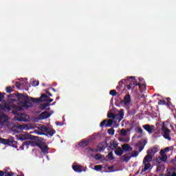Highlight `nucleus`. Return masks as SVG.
<instances>
[{"instance_id":"49","label":"nucleus","mask_w":176,"mask_h":176,"mask_svg":"<svg viewBox=\"0 0 176 176\" xmlns=\"http://www.w3.org/2000/svg\"><path fill=\"white\" fill-rule=\"evenodd\" d=\"M22 85H23V83L19 82H16L15 84L16 87H17L18 89H20V87H21Z\"/></svg>"},{"instance_id":"42","label":"nucleus","mask_w":176,"mask_h":176,"mask_svg":"<svg viewBox=\"0 0 176 176\" xmlns=\"http://www.w3.org/2000/svg\"><path fill=\"white\" fill-rule=\"evenodd\" d=\"M120 134H121V135L126 136V135H127V131H126V129H121Z\"/></svg>"},{"instance_id":"39","label":"nucleus","mask_w":176,"mask_h":176,"mask_svg":"<svg viewBox=\"0 0 176 176\" xmlns=\"http://www.w3.org/2000/svg\"><path fill=\"white\" fill-rule=\"evenodd\" d=\"M34 133H36V134H38V135H45V132H42V131H38V130H35Z\"/></svg>"},{"instance_id":"30","label":"nucleus","mask_w":176,"mask_h":176,"mask_svg":"<svg viewBox=\"0 0 176 176\" xmlns=\"http://www.w3.org/2000/svg\"><path fill=\"white\" fill-rule=\"evenodd\" d=\"M39 130H41V131H42L43 133H46V131H48L49 128H47V126L43 125L39 126Z\"/></svg>"},{"instance_id":"13","label":"nucleus","mask_w":176,"mask_h":176,"mask_svg":"<svg viewBox=\"0 0 176 176\" xmlns=\"http://www.w3.org/2000/svg\"><path fill=\"white\" fill-rule=\"evenodd\" d=\"M145 140H140L136 144V146L139 148V153L140 152H142L144 151V148H145Z\"/></svg>"},{"instance_id":"25","label":"nucleus","mask_w":176,"mask_h":176,"mask_svg":"<svg viewBox=\"0 0 176 176\" xmlns=\"http://www.w3.org/2000/svg\"><path fill=\"white\" fill-rule=\"evenodd\" d=\"M158 150L157 148L156 147H153L151 149H148L147 151V153H150V155H152V153H153V155H155V153H157Z\"/></svg>"},{"instance_id":"36","label":"nucleus","mask_w":176,"mask_h":176,"mask_svg":"<svg viewBox=\"0 0 176 176\" xmlns=\"http://www.w3.org/2000/svg\"><path fill=\"white\" fill-rule=\"evenodd\" d=\"M139 154H140V152L135 151H133V153H131V157H137V156H138Z\"/></svg>"},{"instance_id":"60","label":"nucleus","mask_w":176,"mask_h":176,"mask_svg":"<svg viewBox=\"0 0 176 176\" xmlns=\"http://www.w3.org/2000/svg\"><path fill=\"white\" fill-rule=\"evenodd\" d=\"M108 168H109V170H113V168H115V166H109Z\"/></svg>"},{"instance_id":"48","label":"nucleus","mask_w":176,"mask_h":176,"mask_svg":"<svg viewBox=\"0 0 176 176\" xmlns=\"http://www.w3.org/2000/svg\"><path fill=\"white\" fill-rule=\"evenodd\" d=\"M158 105H166V100H159Z\"/></svg>"},{"instance_id":"12","label":"nucleus","mask_w":176,"mask_h":176,"mask_svg":"<svg viewBox=\"0 0 176 176\" xmlns=\"http://www.w3.org/2000/svg\"><path fill=\"white\" fill-rule=\"evenodd\" d=\"M121 160L125 162V163H129L130 159H131V153H126L124 155L121 156Z\"/></svg>"},{"instance_id":"4","label":"nucleus","mask_w":176,"mask_h":176,"mask_svg":"<svg viewBox=\"0 0 176 176\" xmlns=\"http://www.w3.org/2000/svg\"><path fill=\"white\" fill-rule=\"evenodd\" d=\"M161 130L164 133V138H165V140H168V141H171V137L170 136V133H171V131L168 129V128L166 127L164 124H162Z\"/></svg>"},{"instance_id":"20","label":"nucleus","mask_w":176,"mask_h":176,"mask_svg":"<svg viewBox=\"0 0 176 176\" xmlns=\"http://www.w3.org/2000/svg\"><path fill=\"white\" fill-rule=\"evenodd\" d=\"M72 168L76 173H82L83 171V167L80 165H74L72 166Z\"/></svg>"},{"instance_id":"29","label":"nucleus","mask_w":176,"mask_h":176,"mask_svg":"<svg viewBox=\"0 0 176 176\" xmlns=\"http://www.w3.org/2000/svg\"><path fill=\"white\" fill-rule=\"evenodd\" d=\"M49 105H50V103H43L40 104L39 108L40 109H41V111H43V109H45V108H47V107H49Z\"/></svg>"},{"instance_id":"5","label":"nucleus","mask_w":176,"mask_h":176,"mask_svg":"<svg viewBox=\"0 0 176 176\" xmlns=\"http://www.w3.org/2000/svg\"><path fill=\"white\" fill-rule=\"evenodd\" d=\"M10 118L3 113L0 112V126H8Z\"/></svg>"},{"instance_id":"38","label":"nucleus","mask_w":176,"mask_h":176,"mask_svg":"<svg viewBox=\"0 0 176 176\" xmlns=\"http://www.w3.org/2000/svg\"><path fill=\"white\" fill-rule=\"evenodd\" d=\"M116 114L113 113H110L107 115V118H109V119H115L116 118Z\"/></svg>"},{"instance_id":"59","label":"nucleus","mask_w":176,"mask_h":176,"mask_svg":"<svg viewBox=\"0 0 176 176\" xmlns=\"http://www.w3.org/2000/svg\"><path fill=\"white\" fill-rule=\"evenodd\" d=\"M5 175V172L0 170V176H3Z\"/></svg>"},{"instance_id":"53","label":"nucleus","mask_w":176,"mask_h":176,"mask_svg":"<svg viewBox=\"0 0 176 176\" xmlns=\"http://www.w3.org/2000/svg\"><path fill=\"white\" fill-rule=\"evenodd\" d=\"M13 172L6 173L5 176H13Z\"/></svg>"},{"instance_id":"50","label":"nucleus","mask_w":176,"mask_h":176,"mask_svg":"<svg viewBox=\"0 0 176 176\" xmlns=\"http://www.w3.org/2000/svg\"><path fill=\"white\" fill-rule=\"evenodd\" d=\"M5 93H0V102L2 101L3 98H5Z\"/></svg>"},{"instance_id":"51","label":"nucleus","mask_w":176,"mask_h":176,"mask_svg":"<svg viewBox=\"0 0 176 176\" xmlns=\"http://www.w3.org/2000/svg\"><path fill=\"white\" fill-rule=\"evenodd\" d=\"M170 100H171V98H167L168 102L166 103V105H168V107H170V106L173 105V103H171V102H170Z\"/></svg>"},{"instance_id":"52","label":"nucleus","mask_w":176,"mask_h":176,"mask_svg":"<svg viewBox=\"0 0 176 176\" xmlns=\"http://www.w3.org/2000/svg\"><path fill=\"white\" fill-rule=\"evenodd\" d=\"M24 146H28V145L24 144V142H23V144L19 147L21 151H24Z\"/></svg>"},{"instance_id":"58","label":"nucleus","mask_w":176,"mask_h":176,"mask_svg":"<svg viewBox=\"0 0 176 176\" xmlns=\"http://www.w3.org/2000/svg\"><path fill=\"white\" fill-rule=\"evenodd\" d=\"M46 93V94H47V96H50V97H52L53 95H52V93H50V91H46L45 92Z\"/></svg>"},{"instance_id":"37","label":"nucleus","mask_w":176,"mask_h":176,"mask_svg":"<svg viewBox=\"0 0 176 176\" xmlns=\"http://www.w3.org/2000/svg\"><path fill=\"white\" fill-rule=\"evenodd\" d=\"M119 141H120V142H129L130 141V139H127L125 138H120Z\"/></svg>"},{"instance_id":"56","label":"nucleus","mask_w":176,"mask_h":176,"mask_svg":"<svg viewBox=\"0 0 176 176\" xmlns=\"http://www.w3.org/2000/svg\"><path fill=\"white\" fill-rule=\"evenodd\" d=\"M164 150L165 151V153L167 152H170V147H166Z\"/></svg>"},{"instance_id":"33","label":"nucleus","mask_w":176,"mask_h":176,"mask_svg":"<svg viewBox=\"0 0 176 176\" xmlns=\"http://www.w3.org/2000/svg\"><path fill=\"white\" fill-rule=\"evenodd\" d=\"M94 170H95L96 171H100V170H102V165L94 166Z\"/></svg>"},{"instance_id":"2","label":"nucleus","mask_w":176,"mask_h":176,"mask_svg":"<svg viewBox=\"0 0 176 176\" xmlns=\"http://www.w3.org/2000/svg\"><path fill=\"white\" fill-rule=\"evenodd\" d=\"M129 79H133V80L129 81V83L126 85V89L128 90H131V87L133 86H139L140 87H144V89H146V85L145 84H140V82H137V80H135V77L131 76Z\"/></svg>"},{"instance_id":"11","label":"nucleus","mask_w":176,"mask_h":176,"mask_svg":"<svg viewBox=\"0 0 176 176\" xmlns=\"http://www.w3.org/2000/svg\"><path fill=\"white\" fill-rule=\"evenodd\" d=\"M44 143L41 142V144H40V146L38 147L39 149H41L42 153H43V155H47V153H49V149H50V148L47 147V145H43Z\"/></svg>"},{"instance_id":"9","label":"nucleus","mask_w":176,"mask_h":176,"mask_svg":"<svg viewBox=\"0 0 176 176\" xmlns=\"http://www.w3.org/2000/svg\"><path fill=\"white\" fill-rule=\"evenodd\" d=\"M42 144V142H37V140H34V141H25L24 142V145H28V146H38V148H39V146H41V144Z\"/></svg>"},{"instance_id":"40","label":"nucleus","mask_w":176,"mask_h":176,"mask_svg":"<svg viewBox=\"0 0 176 176\" xmlns=\"http://www.w3.org/2000/svg\"><path fill=\"white\" fill-rule=\"evenodd\" d=\"M108 133L109 134V135H113L115 134V129H108Z\"/></svg>"},{"instance_id":"24","label":"nucleus","mask_w":176,"mask_h":176,"mask_svg":"<svg viewBox=\"0 0 176 176\" xmlns=\"http://www.w3.org/2000/svg\"><path fill=\"white\" fill-rule=\"evenodd\" d=\"M56 134V131L54 129H50L47 131L45 135H47V137H53Z\"/></svg>"},{"instance_id":"63","label":"nucleus","mask_w":176,"mask_h":176,"mask_svg":"<svg viewBox=\"0 0 176 176\" xmlns=\"http://www.w3.org/2000/svg\"><path fill=\"white\" fill-rule=\"evenodd\" d=\"M56 126H62L61 122H56Z\"/></svg>"},{"instance_id":"46","label":"nucleus","mask_w":176,"mask_h":176,"mask_svg":"<svg viewBox=\"0 0 176 176\" xmlns=\"http://www.w3.org/2000/svg\"><path fill=\"white\" fill-rule=\"evenodd\" d=\"M161 160L164 162H167V155H162Z\"/></svg>"},{"instance_id":"28","label":"nucleus","mask_w":176,"mask_h":176,"mask_svg":"<svg viewBox=\"0 0 176 176\" xmlns=\"http://www.w3.org/2000/svg\"><path fill=\"white\" fill-rule=\"evenodd\" d=\"M38 99L41 100L42 102L43 101H44V102H47L48 99H49V96H47L45 94H43L41 95V98H39Z\"/></svg>"},{"instance_id":"8","label":"nucleus","mask_w":176,"mask_h":176,"mask_svg":"<svg viewBox=\"0 0 176 176\" xmlns=\"http://www.w3.org/2000/svg\"><path fill=\"white\" fill-rule=\"evenodd\" d=\"M107 148H108V144L105 142H101L96 147L95 152H103Z\"/></svg>"},{"instance_id":"27","label":"nucleus","mask_w":176,"mask_h":176,"mask_svg":"<svg viewBox=\"0 0 176 176\" xmlns=\"http://www.w3.org/2000/svg\"><path fill=\"white\" fill-rule=\"evenodd\" d=\"M148 168H151V163H145L144 168L142 170V173H145V171H148Z\"/></svg>"},{"instance_id":"1","label":"nucleus","mask_w":176,"mask_h":176,"mask_svg":"<svg viewBox=\"0 0 176 176\" xmlns=\"http://www.w3.org/2000/svg\"><path fill=\"white\" fill-rule=\"evenodd\" d=\"M17 97L19 100H28L24 102H21L22 107L25 108H31L34 105V104H41L42 103L41 99H36L34 98H30L28 95H24L23 94H18Z\"/></svg>"},{"instance_id":"47","label":"nucleus","mask_w":176,"mask_h":176,"mask_svg":"<svg viewBox=\"0 0 176 176\" xmlns=\"http://www.w3.org/2000/svg\"><path fill=\"white\" fill-rule=\"evenodd\" d=\"M107 120H104L100 124V127H104L105 124H107Z\"/></svg>"},{"instance_id":"54","label":"nucleus","mask_w":176,"mask_h":176,"mask_svg":"<svg viewBox=\"0 0 176 176\" xmlns=\"http://www.w3.org/2000/svg\"><path fill=\"white\" fill-rule=\"evenodd\" d=\"M165 153H166V151H164V149L160 151V155H161V156L164 155Z\"/></svg>"},{"instance_id":"22","label":"nucleus","mask_w":176,"mask_h":176,"mask_svg":"<svg viewBox=\"0 0 176 176\" xmlns=\"http://www.w3.org/2000/svg\"><path fill=\"white\" fill-rule=\"evenodd\" d=\"M30 140H33V141H37V142H43V138L38 136L30 135Z\"/></svg>"},{"instance_id":"41","label":"nucleus","mask_w":176,"mask_h":176,"mask_svg":"<svg viewBox=\"0 0 176 176\" xmlns=\"http://www.w3.org/2000/svg\"><path fill=\"white\" fill-rule=\"evenodd\" d=\"M95 159L96 160H101V159H102V156L101 155V154H96Z\"/></svg>"},{"instance_id":"35","label":"nucleus","mask_w":176,"mask_h":176,"mask_svg":"<svg viewBox=\"0 0 176 176\" xmlns=\"http://www.w3.org/2000/svg\"><path fill=\"white\" fill-rule=\"evenodd\" d=\"M24 116H25V114H21V118H16V120H18V122H25V119L23 118Z\"/></svg>"},{"instance_id":"45","label":"nucleus","mask_w":176,"mask_h":176,"mask_svg":"<svg viewBox=\"0 0 176 176\" xmlns=\"http://www.w3.org/2000/svg\"><path fill=\"white\" fill-rule=\"evenodd\" d=\"M38 85H39V81L34 80L32 82V86H34V87H36V86H38Z\"/></svg>"},{"instance_id":"55","label":"nucleus","mask_w":176,"mask_h":176,"mask_svg":"<svg viewBox=\"0 0 176 176\" xmlns=\"http://www.w3.org/2000/svg\"><path fill=\"white\" fill-rule=\"evenodd\" d=\"M138 133H139V134H142V133H143L142 129L141 128H139V129H138Z\"/></svg>"},{"instance_id":"10","label":"nucleus","mask_w":176,"mask_h":176,"mask_svg":"<svg viewBox=\"0 0 176 176\" xmlns=\"http://www.w3.org/2000/svg\"><path fill=\"white\" fill-rule=\"evenodd\" d=\"M143 129L148 133V134H152L153 131H155V126L154 125H150V124H144L142 126Z\"/></svg>"},{"instance_id":"18","label":"nucleus","mask_w":176,"mask_h":176,"mask_svg":"<svg viewBox=\"0 0 176 176\" xmlns=\"http://www.w3.org/2000/svg\"><path fill=\"white\" fill-rule=\"evenodd\" d=\"M0 111H5V112H10V107H9V104H0Z\"/></svg>"},{"instance_id":"64","label":"nucleus","mask_w":176,"mask_h":176,"mask_svg":"<svg viewBox=\"0 0 176 176\" xmlns=\"http://www.w3.org/2000/svg\"><path fill=\"white\" fill-rule=\"evenodd\" d=\"M51 89V90H52V91H54V93H56V89H54V88H50Z\"/></svg>"},{"instance_id":"17","label":"nucleus","mask_w":176,"mask_h":176,"mask_svg":"<svg viewBox=\"0 0 176 176\" xmlns=\"http://www.w3.org/2000/svg\"><path fill=\"white\" fill-rule=\"evenodd\" d=\"M89 144H90L89 140H82V141L78 143V145L80 146V148H86V146H89Z\"/></svg>"},{"instance_id":"14","label":"nucleus","mask_w":176,"mask_h":176,"mask_svg":"<svg viewBox=\"0 0 176 176\" xmlns=\"http://www.w3.org/2000/svg\"><path fill=\"white\" fill-rule=\"evenodd\" d=\"M152 159H153V156H152L151 153H147L143 160V164H145V163H150V162H152Z\"/></svg>"},{"instance_id":"43","label":"nucleus","mask_w":176,"mask_h":176,"mask_svg":"<svg viewBox=\"0 0 176 176\" xmlns=\"http://www.w3.org/2000/svg\"><path fill=\"white\" fill-rule=\"evenodd\" d=\"M6 93H12L13 91V88L12 87H7L6 89Z\"/></svg>"},{"instance_id":"19","label":"nucleus","mask_w":176,"mask_h":176,"mask_svg":"<svg viewBox=\"0 0 176 176\" xmlns=\"http://www.w3.org/2000/svg\"><path fill=\"white\" fill-rule=\"evenodd\" d=\"M50 115L49 111H44L40 114L39 118L40 119H48V118H50Z\"/></svg>"},{"instance_id":"31","label":"nucleus","mask_w":176,"mask_h":176,"mask_svg":"<svg viewBox=\"0 0 176 176\" xmlns=\"http://www.w3.org/2000/svg\"><path fill=\"white\" fill-rule=\"evenodd\" d=\"M107 157L108 159H109L110 161L115 160V157H113V153L112 151L109 153V154L107 155Z\"/></svg>"},{"instance_id":"16","label":"nucleus","mask_w":176,"mask_h":176,"mask_svg":"<svg viewBox=\"0 0 176 176\" xmlns=\"http://www.w3.org/2000/svg\"><path fill=\"white\" fill-rule=\"evenodd\" d=\"M123 152H131L133 151V147L130 146L129 144H124L122 145Z\"/></svg>"},{"instance_id":"34","label":"nucleus","mask_w":176,"mask_h":176,"mask_svg":"<svg viewBox=\"0 0 176 176\" xmlns=\"http://www.w3.org/2000/svg\"><path fill=\"white\" fill-rule=\"evenodd\" d=\"M123 87V80H121L118 82V85L116 87L117 90H120Z\"/></svg>"},{"instance_id":"44","label":"nucleus","mask_w":176,"mask_h":176,"mask_svg":"<svg viewBox=\"0 0 176 176\" xmlns=\"http://www.w3.org/2000/svg\"><path fill=\"white\" fill-rule=\"evenodd\" d=\"M110 96H113V97H115L116 96V90L112 89L109 91Z\"/></svg>"},{"instance_id":"26","label":"nucleus","mask_w":176,"mask_h":176,"mask_svg":"<svg viewBox=\"0 0 176 176\" xmlns=\"http://www.w3.org/2000/svg\"><path fill=\"white\" fill-rule=\"evenodd\" d=\"M18 111H23V108L20 106H17L14 110L12 111V113L14 115H19Z\"/></svg>"},{"instance_id":"32","label":"nucleus","mask_w":176,"mask_h":176,"mask_svg":"<svg viewBox=\"0 0 176 176\" xmlns=\"http://www.w3.org/2000/svg\"><path fill=\"white\" fill-rule=\"evenodd\" d=\"M112 124H113V120L109 119L107 124H105V127H111Z\"/></svg>"},{"instance_id":"15","label":"nucleus","mask_w":176,"mask_h":176,"mask_svg":"<svg viewBox=\"0 0 176 176\" xmlns=\"http://www.w3.org/2000/svg\"><path fill=\"white\" fill-rule=\"evenodd\" d=\"M118 142L115 140H111L109 146L108 145V148L111 149V151H114V149H116L118 148Z\"/></svg>"},{"instance_id":"6","label":"nucleus","mask_w":176,"mask_h":176,"mask_svg":"<svg viewBox=\"0 0 176 176\" xmlns=\"http://www.w3.org/2000/svg\"><path fill=\"white\" fill-rule=\"evenodd\" d=\"M131 103V96L129 94L124 97V100H120L121 105H124V107H127L128 105H130Z\"/></svg>"},{"instance_id":"57","label":"nucleus","mask_w":176,"mask_h":176,"mask_svg":"<svg viewBox=\"0 0 176 176\" xmlns=\"http://www.w3.org/2000/svg\"><path fill=\"white\" fill-rule=\"evenodd\" d=\"M156 162H157V163H161L162 162V159L161 158H157Z\"/></svg>"},{"instance_id":"3","label":"nucleus","mask_w":176,"mask_h":176,"mask_svg":"<svg viewBox=\"0 0 176 176\" xmlns=\"http://www.w3.org/2000/svg\"><path fill=\"white\" fill-rule=\"evenodd\" d=\"M0 141L1 144H3L4 145H10V146H12V148H17V142L14 141V139L13 138H11L10 139H3L0 138Z\"/></svg>"},{"instance_id":"7","label":"nucleus","mask_w":176,"mask_h":176,"mask_svg":"<svg viewBox=\"0 0 176 176\" xmlns=\"http://www.w3.org/2000/svg\"><path fill=\"white\" fill-rule=\"evenodd\" d=\"M115 118L113 119L116 122L120 123L124 117V110L120 109L118 114L115 115Z\"/></svg>"},{"instance_id":"23","label":"nucleus","mask_w":176,"mask_h":176,"mask_svg":"<svg viewBox=\"0 0 176 176\" xmlns=\"http://www.w3.org/2000/svg\"><path fill=\"white\" fill-rule=\"evenodd\" d=\"M114 153L116 156H122V155H123L124 153L123 148H122L121 147H118L116 150L114 151Z\"/></svg>"},{"instance_id":"21","label":"nucleus","mask_w":176,"mask_h":176,"mask_svg":"<svg viewBox=\"0 0 176 176\" xmlns=\"http://www.w3.org/2000/svg\"><path fill=\"white\" fill-rule=\"evenodd\" d=\"M173 171H176V168H171L170 170H167V173L165 174V176H176V173L175 172L173 173Z\"/></svg>"},{"instance_id":"61","label":"nucleus","mask_w":176,"mask_h":176,"mask_svg":"<svg viewBox=\"0 0 176 176\" xmlns=\"http://www.w3.org/2000/svg\"><path fill=\"white\" fill-rule=\"evenodd\" d=\"M47 102H53V99L48 98V100Z\"/></svg>"},{"instance_id":"62","label":"nucleus","mask_w":176,"mask_h":176,"mask_svg":"<svg viewBox=\"0 0 176 176\" xmlns=\"http://www.w3.org/2000/svg\"><path fill=\"white\" fill-rule=\"evenodd\" d=\"M160 170H162V167L157 166V171H160Z\"/></svg>"}]
</instances>
